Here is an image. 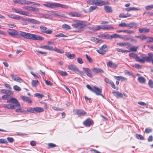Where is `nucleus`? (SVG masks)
Instances as JSON below:
<instances>
[{
  "label": "nucleus",
  "mask_w": 153,
  "mask_h": 153,
  "mask_svg": "<svg viewBox=\"0 0 153 153\" xmlns=\"http://www.w3.org/2000/svg\"><path fill=\"white\" fill-rule=\"evenodd\" d=\"M20 35L24 38L34 40L42 41L44 39V38L40 36L37 35L35 34L26 33L22 31H19Z\"/></svg>",
  "instance_id": "obj_1"
},
{
  "label": "nucleus",
  "mask_w": 153,
  "mask_h": 153,
  "mask_svg": "<svg viewBox=\"0 0 153 153\" xmlns=\"http://www.w3.org/2000/svg\"><path fill=\"white\" fill-rule=\"evenodd\" d=\"M74 23L71 25V26L74 28L78 29H83L87 27V22L81 20H74Z\"/></svg>",
  "instance_id": "obj_2"
},
{
  "label": "nucleus",
  "mask_w": 153,
  "mask_h": 153,
  "mask_svg": "<svg viewBox=\"0 0 153 153\" xmlns=\"http://www.w3.org/2000/svg\"><path fill=\"white\" fill-rule=\"evenodd\" d=\"M43 5L46 7L53 8L55 7H60L62 8L67 9L68 8V6L61 4L57 3H50L49 2H47L45 4H44Z\"/></svg>",
  "instance_id": "obj_3"
},
{
  "label": "nucleus",
  "mask_w": 153,
  "mask_h": 153,
  "mask_svg": "<svg viewBox=\"0 0 153 153\" xmlns=\"http://www.w3.org/2000/svg\"><path fill=\"white\" fill-rule=\"evenodd\" d=\"M86 87L88 89L95 93L97 95L101 96L103 98H105L104 96L101 94L102 92L101 88H99L95 86L94 87V89L88 85H86Z\"/></svg>",
  "instance_id": "obj_4"
},
{
  "label": "nucleus",
  "mask_w": 153,
  "mask_h": 153,
  "mask_svg": "<svg viewBox=\"0 0 153 153\" xmlns=\"http://www.w3.org/2000/svg\"><path fill=\"white\" fill-rule=\"evenodd\" d=\"M148 55L149 56H144V54H142L140 56V57L142 58L144 60V63H145L146 61L150 62V61L153 59V54L152 53H148Z\"/></svg>",
  "instance_id": "obj_5"
},
{
  "label": "nucleus",
  "mask_w": 153,
  "mask_h": 153,
  "mask_svg": "<svg viewBox=\"0 0 153 153\" xmlns=\"http://www.w3.org/2000/svg\"><path fill=\"white\" fill-rule=\"evenodd\" d=\"M129 56L132 58L135 59V61L137 62H139L141 63H144V60L142 58H140L138 55L134 53H130L129 54Z\"/></svg>",
  "instance_id": "obj_6"
},
{
  "label": "nucleus",
  "mask_w": 153,
  "mask_h": 153,
  "mask_svg": "<svg viewBox=\"0 0 153 153\" xmlns=\"http://www.w3.org/2000/svg\"><path fill=\"white\" fill-rule=\"evenodd\" d=\"M39 28L41 32L42 33L51 34L53 32L52 30L50 29H48L47 27L43 25L40 26Z\"/></svg>",
  "instance_id": "obj_7"
},
{
  "label": "nucleus",
  "mask_w": 153,
  "mask_h": 153,
  "mask_svg": "<svg viewBox=\"0 0 153 153\" xmlns=\"http://www.w3.org/2000/svg\"><path fill=\"white\" fill-rule=\"evenodd\" d=\"M7 103H12L15 104V108L20 106V104L18 100L15 98L11 97L10 98L7 102Z\"/></svg>",
  "instance_id": "obj_8"
},
{
  "label": "nucleus",
  "mask_w": 153,
  "mask_h": 153,
  "mask_svg": "<svg viewBox=\"0 0 153 153\" xmlns=\"http://www.w3.org/2000/svg\"><path fill=\"white\" fill-rule=\"evenodd\" d=\"M73 112L79 116H83L86 114V113L85 111L81 109H74Z\"/></svg>",
  "instance_id": "obj_9"
},
{
  "label": "nucleus",
  "mask_w": 153,
  "mask_h": 153,
  "mask_svg": "<svg viewBox=\"0 0 153 153\" xmlns=\"http://www.w3.org/2000/svg\"><path fill=\"white\" fill-rule=\"evenodd\" d=\"M12 10L14 11L15 12L19 13L21 14H22L24 15H26V16H28V15L29 14V12H25V11H22L21 10H20L19 9H16L15 8H12Z\"/></svg>",
  "instance_id": "obj_10"
},
{
  "label": "nucleus",
  "mask_w": 153,
  "mask_h": 153,
  "mask_svg": "<svg viewBox=\"0 0 153 153\" xmlns=\"http://www.w3.org/2000/svg\"><path fill=\"white\" fill-rule=\"evenodd\" d=\"M7 16L13 19L17 20L22 19V20H24V18L23 17L16 15L10 14H8Z\"/></svg>",
  "instance_id": "obj_11"
},
{
  "label": "nucleus",
  "mask_w": 153,
  "mask_h": 153,
  "mask_svg": "<svg viewBox=\"0 0 153 153\" xmlns=\"http://www.w3.org/2000/svg\"><path fill=\"white\" fill-rule=\"evenodd\" d=\"M107 65L108 67L114 69H116L118 66L117 65L111 61H109L108 62Z\"/></svg>",
  "instance_id": "obj_12"
},
{
  "label": "nucleus",
  "mask_w": 153,
  "mask_h": 153,
  "mask_svg": "<svg viewBox=\"0 0 153 153\" xmlns=\"http://www.w3.org/2000/svg\"><path fill=\"white\" fill-rule=\"evenodd\" d=\"M83 69L85 71L86 75L88 76L90 78L93 77L94 74L92 73L91 70L90 69L88 68H83Z\"/></svg>",
  "instance_id": "obj_13"
},
{
  "label": "nucleus",
  "mask_w": 153,
  "mask_h": 153,
  "mask_svg": "<svg viewBox=\"0 0 153 153\" xmlns=\"http://www.w3.org/2000/svg\"><path fill=\"white\" fill-rule=\"evenodd\" d=\"M91 71L94 73H103L104 71L101 68H94L91 69Z\"/></svg>",
  "instance_id": "obj_14"
},
{
  "label": "nucleus",
  "mask_w": 153,
  "mask_h": 153,
  "mask_svg": "<svg viewBox=\"0 0 153 153\" xmlns=\"http://www.w3.org/2000/svg\"><path fill=\"white\" fill-rule=\"evenodd\" d=\"M93 121L90 119L88 118L86 119L83 122V125L86 127H89L92 123Z\"/></svg>",
  "instance_id": "obj_15"
},
{
  "label": "nucleus",
  "mask_w": 153,
  "mask_h": 153,
  "mask_svg": "<svg viewBox=\"0 0 153 153\" xmlns=\"http://www.w3.org/2000/svg\"><path fill=\"white\" fill-rule=\"evenodd\" d=\"M114 95L117 98H122L123 97V94L117 91H114L112 92Z\"/></svg>",
  "instance_id": "obj_16"
},
{
  "label": "nucleus",
  "mask_w": 153,
  "mask_h": 153,
  "mask_svg": "<svg viewBox=\"0 0 153 153\" xmlns=\"http://www.w3.org/2000/svg\"><path fill=\"white\" fill-rule=\"evenodd\" d=\"M97 6H101L106 4H109V2L108 1H101L97 0Z\"/></svg>",
  "instance_id": "obj_17"
},
{
  "label": "nucleus",
  "mask_w": 153,
  "mask_h": 153,
  "mask_svg": "<svg viewBox=\"0 0 153 153\" xmlns=\"http://www.w3.org/2000/svg\"><path fill=\"white\" fill-rule=\"evenodd\" d=\"M9 34L12 36L17 35L18 32L16 30L14 29H9L8 31Z\"/></svg>",
  "instance_id": "obj_18"
},
{
  "label": "nucleus",
  "mask_w": 153,
  "mask_h": 153,
  "mask_svg": "<svg viewBox=\"0 0 153 153\" xmlns=\"http://www.w3.org/2000/svg\"><path fill=\"white\" fill-rule=\"evenodd\" d=\"M68 69L74 71H79V70L77 67L76 65H68Z\"/></svg>",
  "instance_id": "obj_19"
},
{
  "label": "nucleus",
  "mask_w": 153,
  "mask_h": 153,
  "mask_svg": "<svg viewBox=\"0 0 153 153\" xmlns=\"http://www.w3.org/2000/svg\"><path fill=\"white\" fill-rule=\"evenodd\" d=\"M114 27L111 25H106L102 26V29L103 30H110L113 29Z\"/></svg>",
  "instance_id": "obj_20"
},
{
  "label": "nucleus",
  "mask_w": 153,
  "mask_h": 153,
  "mask_svg": "<svg viewBox=\"0 0 153 153\" xmlns=\"http://www.w3.org/2000/svg\"><path fill=\"white\" fill-rule=\"evenodd\" d=\"M3 107L8 109H15V105L11 104H5L3 105Z\"/></svg>",
  "instance_id": "obj_21"
},
{
  "label": "nucleus",
  "mask_w": 153,
  "mask_h": 153,
  "mask_svg": "<svg viewBox=\"0 0 153 153\" xmlns=\"http://www.w3.org/2000/svg\"><path fill=\"white\" fill-rule=\"evenodd\" d=\"M10 76L15 81L20 83L22 82H23V80L19 77H14V75L13 74H11Z\"/></svg>",
  "instance_id": "obj_22"
},
{
  "label": "nucleus",
  "mask_w": 153,
  "mask_h": 153,
  "mask_svg": "<svg viewBox=\"0 0 153 153\" xmlns=\"http://www.w3.org/2000/svg\"><path fill=\"white\" fill-rule=\"evenodd\" d=\"M104 9L107 13H111L113 11L112 7L111 6H104Z\"/></svg>",
  "instance_id": "obj_23"
},
{
  "label": "nucleus",
  "mask_w": 153,
  "mask_h": 153,
  "mask_svg": "<svg viewBox=\"0 0 153 153\" xmlns=\"http://www.w3.org/2000/svg\"><path fill=\"white\" fill-rule=\"evenodd\" d=\"M99 36L104 39H110V35L107 33H103L99 35Z\"/></svg>",
  "instance_id": "obj_24"
},
{
  "label": "nucleus",
  "mask_w": 153,
  "mask_h": 153,
  "mask_svg": "<svg viewBox=\"0 0 153 153\" xmlns=\"http://www.w3.org/2000/svg\"><path fill=\"white\" fill-rule=\"evenodd\" d=\"M27 21L34 24L39 25L41 23L40 21L33 19H28Z\"/></svg>",
  "instance_id": "obj_25"
},
{
  "label": "nucleus",
  "mask_w": 153,
  "mask_h": 153,
  "mask_svg": "<svg viewBox=\"0 0 153 153\" xmlns=\"http://www.w3.org/2000/svg\"><path fill=\"white\" fill-rule=\"evenodd\" d=\"M114 77L117 80H121L122 81H124L126 82L127 80V78L122 76H114Z\"/></svg>",
  "instance_id": "obj_26"
},
{
  "label": "nucleus",
  "mask_w": 153,
  "mask_h": 153,
  "mask_svg": "<svg viewBox=\"0 0 153 153\" xmlns=\"http://www.w3.org/2000/svg\"><path fill=\"white\" fill-rule=\"evenodd\" d=\"M69 16L72 17H79L81 16V15L80 14L75 12H70L69 13Z\"/></svg>",
  "instance_id": "obj_27"
},
{
  "label": "nucleus",
  "mask_w": 153,
  "mask_h": 153,
  "mask_svg": "<svg viewBox=\"0 0 153 153\" xmlns=\"http://www.w3.org/2000/svg\"><path fill=\"white\" fill-rule=\"evenodd\" d=\"M39 84V82L37 80H32L31 81V85L33 87H35Z\"/></svg>",
  "instance_id": "obj_28"
},
{
  "label": "nucleus",
  "mask_w": 153,
  "mask_h": 153,
  "mask_svg": "<svg viewBox=\"0 0 153 153\" xmlns=\"http://www.w3.org/2000/svg\"><path fill=\"white\" fill-rule=\"evenodd\" d=\"M21 98L24 101H25L29 103H31L32 102L31 100L27 97L22 96L21 97Z\"/></svg>",
  "instance_id": "obj_29"
},
{
  "label": "nucleus",
  "mask_w": 153,
  "mask_h": 153,
  "mask_svg": "<svg viewBox=\"0 0 153 153\" xmlns=\"http://www.w3.org/2000/svg\"><path fill=\"white\" fill-rule=\"evenodd\" d=\"M138 30L139 32L141 33H148L149 31V29L146 28H140Z\"/></svg>",
  "instance_id": "obj_30"
},
{
  "label": "nucleus",
  "mask_w": 153,
  "mask_h": 153,
  "mask_svg": "<svg viewBox=\"0 0 153 153\" xmlns=\"http://www.w3.org/2000/svg\"><path fill=\"white\" fill-rule=\"evenodd\" d=\"M137 23L135 22H131L127 24V27H129V28H131L133 27H136L137 26Z\"/></svg>",
  "instance_id": "obj_31"
},
{
  "label": "nucleus",
  "mask_w": 153,
  "mask_h": 153,
  "mask_svg": "<svg viewBox=\"0 0 153 153\" xmlns=\"http://www.w3.org/2000/svg\"><path fill=\"white\" fill-rule=\"evenodd\" d=\"M1 93L5 94H13V92L10 91L8 90H5V89H1Z\"/></svg>",
  "instance_id": "obj_32"
},
{
  "label": "nucleus",
  "mask_w": 153,
  "mask_h": 153,
  "mask_svg": "<svg viewBox=\"0 0 153 153\" xmlns=\"http://www.w3.org/2000/svg\"><path fill=\"white\" fill-rule=\"evenodd\" d=\"M97 0H90L87 1V3L89 4H95L97 5Z\"/></svg>",
  "instance_id": "obj_33"
},
{
  "label": "nucleus",
  "mask_w": 153,
  "mask_h": 153,
  "mask_svg": "<svg viewBox=\"0 0 153 153\" xmlns=\"http://www.w3.org/2000/svg\"><path fill=\"white\" fill-rule=\"evenodd\" d=\"M39 14L40 18L48 19L49 18L50 16L48 14H44L43 13H39Z\"/></svg>",
  "instance_id": "obj_34"
},
{
  "label": "nucleus",
  "mask_w": 153,
  "mask_h": 153,
  "mask_svg": "<svg viewBox=\"0 0 153 153\" xmlns=\"http://www.w3.org/2000/svg\"><path fill=\"white\" fill-rule=\"evenodd\" d=\"M125 10L127 11H129L132 10H139L140 9L136 8L135 7H130L126 8L125 9Z\"/></svg>",
  "instance_id": "obj_35"
},
{
  "label": "nucleus",
  "mask_w": 153,
  "mask_h": 153,
  "mask_svg": "<svg viewBox=\"0 0 153 153\" xmlns=\"http://www.w3.org/2000/svg\"><path fill=\"white\" fill-rule=\"evenodd\" d=\"M65 55L69 59H73L75 58L76 56L74 54H71L69 53H66Z\"/></svg>",
  "instance_id": "obj_36"
},
{
  "label": "nucleus",
  "mask_w": 153,
  "mask_h": 153,
  "mask_svg": "<svg viewBox=\"0 0 153 153\" xmlns=\"http://www.w3.org/2000/svg\"><path fill=\"white\" fill-rule=\"evenodd\" d=\"M13 94H6L2 96V98L4 100H9L10 98V95H12Z\"/></svg>",
  "instance_id": "obj_37"
},
{
  "label": "nucleus",
  "mask_w": 153,
  "mask_h": 153,
  "mask_svg": "<svg viewBox=\"0 0 153 153\" xmlns=\"http://www.w3.org/2000/svg\"><path fill=\"white\" fill-rule=\"evenodd\" d=\"M35 114L43 112L44 111L43 108L40 107H35Z\"/></svg>",
  "instance_id": "obj_38"
},
{
  "label": "nucleus",
  "mask_w": 153,
  "mask_h": 153,
  "mask_svg": "<svg viewBox=\"0 0 153 153\" xmlns=\"http://www.w3.org/2000/svg\"><path fill=\"white\" fill-rule=\"evenodd\" d=\"M138 81L140 83H144L146 82L145 78L143 76H140L138 78Z\"/></svg>",
  "instance_id": "obj_39"
},
{
  "label": "nucleus",
  "mask_w": 153,
  "mask_h": 153,
  "mask_svg": "<svg viewBox=\"0 0 153 153\" xmlns=\"http://www.w3.org/2000/svg\"><path fill=\"white\" fill-rule=\"evenodd\" d=\"M62 27L66 30H68L71 29V27L68 25L65 24L62 25Z\"/></svg>",
  "instance_id": "obj_40"
},
{
  "label": "nucleus",
  "mask_w": 153,
  "mask_h": 153,
  "mask_svg": "<svg viewBox=\"0 0 153 153\" xmlns=\"http://www.w3.org/2000/svg\"><path fill=\"white\" fill-rule=\"evenodd\" d=\"M97 51L100 54L104 55L105 53L106 50H104L100 48L99 50H97Z\"/></svg>",
  "instance_id": "obj_41"
},
{
  "label": "nucleus",
  "mask_w": 153,
  "mask_h": 153,
  "mask_svg": "<svg viewBox=\"0 0 153 153\" xmlns=\"http://www.w3.org/2000/svg\"><path fill=\"white\" fill-rule=\"evenodd\" d=\"M59 74L62 76H65L68 75V74L65 71H62L59 70L58 71Z\"/></svg>",
  "instance_id": "obj_42"
},
{
  "label": "nucleus",
  "mask_w": 153,
  "mask_h": 153,
  "mask_svg": "<svg viewBox=\"0 0 153 153\" xmlns=\"http://www.w3.org/2000/svg\"><path fill=\"white\" fill-rule=\"evenodd\" d=\"M53 51L61 54H63L64 53V51L63 50L58 49L56 47H55L54 48Z\"/></svg>",
  "instance_id": "obj_43"
},
{
  "label": "nucleus",
  "mask_w": 153,
  "mask_h": 153,
  "mask_svg": "<svg viewBox=\"0 0 153 153\" xmlns=\"http://www.w3.org/2000/svg\"><path fill=\"white\" fill-rule=\"evenodd\" d=\"M35 107L30 108L27 109V112H30L31 113H33L35 114Z\"/></svg>",
  "instance_id": "obj_44"
},
{
  "label": "nucleus",
  "mask_w": 153,
  "mask_h": 153,
  "mask_svg": "<svg viewBox=\"0 0 153 153\" xmlns=\"http://www.w3.org/2000/svg\"><path fill=\"white\" fill-rule=\"evenodd\" d=\"M116 50L119 52H121L123 53H127L128 52H129L130 51L127 50H123L122 49H120L119 48H116Z\"/></svg>",
  "instance_id": "obj_45"
},
{
  "label": "nucleus",
  "mask_w": 153,
  "mask_h": 153,
  "mask_svg": "<svg viewBox=\"0 0 153 153\" xmlns=\"http://www.w3.org/2000/svg\"><path fill=\"white\" fill-rule=\"evenodd\" d=\"M97 8H98V7L96 6H91L89 8V12H92Z\"/></svg>",
  "instance_id": "obj_46"
},
{
  "label": "nucleus",
  "mask_w": 153,
  "mask_h": 153,
  "mask_svg": "<svg viewBox=\"0 0 153 153\" xmlns=\"http://www.w3.org/2000/svg\"><path fill=\"white\" fill-rule=\"evenodd\" d=\"M138 47L137 46H132L130 48V50L132 52H135L137 51Z\"/></svg>",
  "instance_id": "obj_47"
},
{
  "label": "nucleus",
  "mask_w": 153,
  "mask_h": 153,
  "mask_svg": "<svg viewBox=\"0 0 153 153\" xmlns=\"http://www.w3.org/2000/svg\"><path fill=\"white\" fill-rule=\"evenodd\" d=\"M23 0H13V2L15 3H18L21 5H23Z\"/></svg>",
  "instance_id": "obj_48"
},
{
  "label": "nucleus",
  "mask_w": 153,
  "mask_h": 153,
  "mask_svg": "<svg viewBox=\"0 0 153 153\" xmlns=\"http://www.w3.org/2000/svg\"><path fill=\"white\" fill-rule=\"evenodd\" d=\"M55 37H67V36L64 34L62 33H59L58 34L55 35Z\"/></svg>",
  "instance_id": "obj_49"
},
{
  "label": "nucleus",
  "mask_w": 153,
  "mask_h": 153,
  "mask_svg": "<svg viewBox=\"0 0 153 153\" xmlns=\"http://www.w3.org/2000/svg\"><path fill=\"white\" fill-rule=\"evenodd\" d=\"M136 138L139 140H144V138L143 137L141 134H136Z\"/></svg>",
  "instance_id": "obj_50"
},
{
  "label": "nucleus",
  "mask_w": 153,
  "mask_h": 153,
  "mask_svg": "<svg viewBox=\"0 0 153 153\" xmlns=\"http://www.w3.org/2000/svg\"><path fill=\"white\" fill-rule=\"evenodd\" d=\"M145 8L146 10H150L153 9V4L146 6Z\"/></svg>",
  "instance_id": "obj_51"
},
{
  "label": "nucleus",
  "mask_w": 153,
  "mask_h": 153,
  "mask_svg": "<svg viewBox=\"0 0 153 153\" xmlns=\"http://www.w3.org/2000/svg\"><path fill=\"white\" fill-rule=\"evenodd\" d=\"M146 41L147 42H153V38L151 37H146Z\"/></svg>",
  "instance_id": "obj_52"
},
{
  "label": "nucleus",
  "mask_w": 153,
  "mask_h": 153,
  "mask_svg": "<svg viewBox=\"0 0 153 153\" xmlns=\"http://www.w3.org/2000/svg\"><path fill=\"white\" fill-rule=\"evenodd\" d=\"M13 88L14 90L17 91H20L21 89L20 87L17 85H15L13 86Z\"/></svg>",
  "instance_id": "obj_53"
},
{
  "label": "nucleus",
  "mask_w": 153,
  "mask_h": 153,
  "mask_svg": "<svg viewBox=\"0 0 153 153\" xmlns=\"http://www.w3.org/2000/svg\"><path fill=\"white\" fill-rule=\"evenodd\" d=\"M123 32L126 33L133 34L135 33V31L132 30H123Z\"/></svg>",
  "instance_id": "obj_54"
},
{
  "label": "nucleus",
  "mask_w": 153,
  "mask_h": 153,
  "mask_svg": "<svg viewBox=\"0 0 153 153\" xmlns=\"http://www.w3.org/2000/svg\"><path fill=\"white\" fill-rule=\"evenodd\" d=\"M23 5H30V4H32V2L28 1H26L25 0H23Z\"/></svg>",
  "instance_id": "obj_55"
},
{
  "label": "nucleus",
  "mask_w": 153,
  "mask_h": 153,
  "mask_svg": "<svg viewBox=\"0 0 153 153\" xmlns=\"http://www.w3.org/2000/svg\"><path fill=\"white\" fill-rule=\"evenodd\" d=\"M124 73L125 74H126L128 75L129 76H132L133 77L134 76L133 73L132 72H130L128 70H125V71Z\"/></svg>",
  "instance_id": "obj_56"
},
{
  "label": "nucleus",
  "mask_w": 153,
  "mask_h": 153,
  "mask_svg": "<svg viewBox=\"0 0 153 153\" xmlns=\"http://www.w3.org/2000/svg\"><path fill=\"white\" fill-rule=\"evenodd\" d=\"M48 149L51 148L56 146V144L52 143H49L48 144Z\"/></svg>",
  "instance_id": "obj_57"
},
{
  "label": "nucleus",
  "mask_w": 153,
  "mask_h": 153,
  "mask_svg": "<svg viewBox=\"0 0 153 153\" xmlns=\"http://www.w3.org/2000/svg\"><path fill=\"white\" fill-rule=\"evenodd\" d=\"M148 85L151 88H153V81L152 79H150L149 80Z\"/></svg>",
  "instance_id": "obj_58"
},
{
  "label": "nucleus",
  "mask_w": 153,
  "mask_h": 153,
  "mask_svg": "<svg viewBox=\"0 0 153 153\" xmlns=\"http://www.w3.org/2000/svg\"><path fill=\"white\" fill-rule=\"evenodd\" d=\"M8 143L4 139H0V143L1 144H6Z\"/></svg>",
  "instance_id": "obj_59"
},
{
  "label": "nucleus",
  "mask_w": 153,
  "mask_h": 153,
  "mask_svg": "<svg viewBox=\"0 0 153 153\" xmlns=\"http://www.w3.org/2000/svg\"><path fill=\"white\" fill-rule=\"evenodd\" d=\"M85 56L87 59L88 60L89 62L92 63L93 62V60L91 58V57L89 56L88 54H86Z\"/></svg>",
  "instance_id": "obj_60"
},
{
  "label": "nucleus",
  "mask_w": 153,
  "mask_h": 153,
  "mask_svg": "<svg viewBox=\"0 0 153 153\" xmlns=\"http://www.w3.org/2000/svg\"><path fill=\"white\" fill-rule=\"evenodd\" d=\"M109 84H110V85H111V87L113 88H114V89H117V88H116L115 86V85L114 83L113 82H112L111 81H110Z\"/></svg>",
  "instance_id": "obj_61"
},
{
  "label": "nucleus",
  "mask_w": 153,
  "mask_h": 153,
  "mask_svg": "<svg viewBox=\"0 0 153 153\" xmlns=\"http://www.w3.org/2000/svg\"><path fill=\"white\" fill-rule=\"evenodd\" d=\"M36 97H37L39 98H41L44 96V95L39 93H36L35 94Z\"/></svg>",
  "instance_id": "obj_62"
},
{
  "label": "nucleus",
  "mask_w": 153,
  "mask_h": 153,
  "mask_svg": "<svg viewBox=\"0 0 153 153\" xmlns=\"http://www.w3.org/2000/svg\"><path fill=\"white\" fill-rule=\"evenodd\" d=\"M119 26L120 27H127V24L125 22L121 23L119 24Z\"/></svg>",
  "instance_id": "obj_63"
},
{
  "label": "nucleus",
  "mask_w": 153,
  "mask_h": 153,
  "mask_svg": "<svg viewBox=\"0 0 153 153\" xmlns=\"http://www.w3.org/2000/svg\"><path fill=\"white\" fill-rule=\"evenodd\" d=\"M7 140L10 143H12L13 142L14 140L13 137H8L7 138Z\"/></svg>",
  "instance_id": "obj_64"
}]
</instances>
